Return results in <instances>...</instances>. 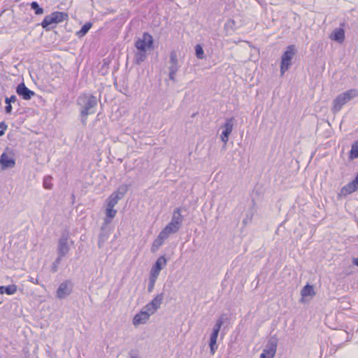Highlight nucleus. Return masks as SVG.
<instances>
[{
  "label": "nucleus",
  "mask_w": 358,
  "mask_h": 358,
  "mask_svg": "<svg viewBox=\"0 0 358 358\" xmlns=\"http://www.w3.org/2000/svg\"><path fill=\"white\" fill-rule=\"evenodd\" d=\"M97 98L90 94H83L77 99V104L80 107L81 122L85 124L87 116L95 113L97 106Z\"/></svg>",
  "instance_id": "f257e3e1"
},
{
  "label": "nucleus",
  "mask_w": 358,
  "mask_h": 358,
  "mask_svg": "<svg viewBox=\"0 0 358 358\" xmlns=\"http://www.w3.org/2000/svg\"><path fill=\"white\" fill-rule=\"evenodd\" d=\"M358 96V90L350 89L343 93L339 94L332 102L331 111L334 114L339 112L343 106L347 104L353 99Z\"/></svg>",
  "instance_id": "f03ea898"
},
{
  "label": "nucleus",
  "mask_w": 358,
  "mask_h": 358,
  "mask_svg": "<svg viewBox=\"0 0 358 358\" xmlns=\"http://www.w3.org/2000/svg\"><path fill=\"white\" fill-rule=\"evenodd\" d=\"M226 319L225 315H222L217 320L213 327V332L210 336L209 346L210 349V353L214 355L217 349V340L218 337L220 329Z\"/></svg>",
  "instance_id": "7ed1b4c3"
},
{
  "label": "nucleus",
  "mask_w": 358,
  "mask_h": 358,
  "mask_svg": "<svg viewBox=\"0 0 358 358\" xmlns=\"http://www.w3.org/2000/svg\"><path fill=\"white\" fill-rule=\"evenodd\" d=\"M180 68L176 51L172 50L170 53L169 61V78L171 80L176 82V76Z\"/></svg>",
  "instance_id": "20e7f679"
},
{
  "label": "nucleus",
  "mask_w": 358,
  "mask_h": 358,
  "mask_svg": "<svg viewBox=\"0 0 358 358\" xmlns=\"http://www.w3.org/2000/svg\"><path fill=\"white\" fill-rule=\"evenodd\" d=\"M294 45L288 46L287 50L283 53L282 56L280 64L281 75H283L285 72L287 71L291 66V61L295 54L294 51Z\"/></svg>",
  "instance_id": "39448f33"
},
{
  "label": "nucleus",
  "mask_w": 358,
  "mask_h": 358,
  "mask_svg": "<svg viewBox=\"0 0 358 358\" xmlns=\"http://www.w3.org/2000/svg\"><path fill=\"white\" fill-rule=\"evenodd\" d=\"M153 44L152 36L148 33H144L142 38H138L136 43L135 46L138 50L145 51L148 48H151Z\"/></svg>",
  "instance_id": "423d86ee"
},
{
  "label": "nucleus",
  "mask_w": 358,
  "mask_h": 358,
  "mask_svg": "<svg viewBox=\"0 0 358 358\" xmlns=\"http://www.w3.org/2000/svg\"><path fill=\"white\" fill-rule=\"evenodd\" d=\"M73 283L70 280H66L62 282L57 288L56 296L58 299H65L71 294L73 289Z\"/></svg>",
  "instance_id": "0eeeda50"
},
{
  "label": "nucleus",
  "mask_w": 358,
  "mask_h": 358,
  "mask_svg": "<svg viewBox=\"0 0 358 358\" xmlns=\"http://www.w3.org/2000/svg\"><path fill=\"white\" fill-rule=\"evenodd\" d=\"M278 341V338L275 336H272L268 339L265 348L263 350V352L266 354L268 358H273L275 357Z\"/></svg>",
  "instance_id": "6e6552de"
},
{
  "label": "nucleus",
  "mask_w": 358,
  "mask_h": 358,
  "mask_svg": "<svg viewBox=\"0 0 358 358\" xmlns=\"http://www.w3.org/2000/svg\"><path fill=\"white\" fill-rule=\"evenodd\" d=\"M164 299V294H157L149 303H148L144 309L150 311L153 314L161 306Z\"/></svg>",
  "instance_id": "1a4fd4ad"
},
{
  "label": "nucleus",
  "mask_w": 358,
  "mask_h": 358,
  "mask_svg": "<svg viewBox=\"0 0 358 358\" xmlns=\"http://www.w3.org/2000/svg\"><path fill=\"white\" fill-rule=\"evenodd\" d=\"M16 92L24 100H30L35 95V92L27 88L24 83H21L17 86Z\"/></svg>",
  "instance_id": "9d476101"
},
{
  "label": "nucleus",
  "mask_w": 358,
  "mask_h": 358,
  "mask_svg": "<svg viewBox=\"0 0 358 358\" xmlns=\"http://www.w3.org/2000/svg\"><path fill=\"white\" fill-rule=\"evenodd\" d=\"M233 121V117L227 119L224 124L223 125L224 130L222 131L220 135V138L222 141L224 142V143H227V141H229V136L232 131L234 125Z\"/></svg>",
  "instance_id": "9b49d317"
},
{
  "label": "nucleus",
  "mask_w": 358,
  "mask_h": 358,
  "mask_svg": "<svg viewBox=\"0 0 358 358\" xmlns=\"http://www.w3.org/2000/svg\"><path fill=\"white\" fill-rule=\"evenodd\" d=\"M69 251V247L68 245V238L66 236L63 235L59 240L57 253L59 257L66 256Z\"/></svg>",
  "instance_id": "f8f14e48"
},
{
  "label": "nucleus",
  "mask_w": 358,
  "mask_h": 358,
  "mask_svg": "<svg viewBox=\"0 0 358 358\" xmlns=\"http://www.w3.org/2000/svg\"><path fill=\"white\" fill-rule=\"evenodd\" d=\"M152 315L150 311L143 308L139 313L136 314L133 320V324L135 326L141 324H145L148 320L150 316Z\"/></svg>",
  "instance_id": "ddd939ff"
},
{
  "label": "nucleus",
  "mask_w": 358,
  "mask_h": 358,
  "mask_svg": "<svg viewBox=\"0 0 358 358\" xmlns=\"http://www.w3.org/2000/svg\"><path fill=\"white\" fill-rule=\"evenodd\" d=\"M0 165L2 169L13 168L15 165V160L13 157L3 152L0 156Z\"/></svg>",
  "instance_id": "4468645a"
},
{
  "label": "nucleus",
  "mask_w": 358,
  "mask_h": 358,
  "mask_svg": "<svg viewBox=\"0 0 358 358\" xmlns=\"http://www.w3.org/2000/svg\"><path fill=\"white\" fill-rule=\"evenodd\" d=\"M330 38L339 43H342L345 39V31L342 28L335 29L330 36Z\"/></svg>",
  "instance_id": "2eb2a0df"
},
{
  "label": "nucleus",
  "mask_w": 358,
  "mask_h": 358,
  "mask_svg": "<svg viewBox=\"0 0 358 358\" xmlns=\"http://www.w3.org/2000/svg\"><path fill=\"white\" fill-rule=\"evenodd\" d=\"M182 220L183 217L181 215L180 209L178 208H176L173 211L171 220L169 223H171V225H176L178 226V227L180 228Z\"/></svg>",
  "instance_id": "dca6fc26"
},
{
  "label": "nucleus",
  "mask_w": 358,
  "mask_h": 358,
  "mask_svg": "<svg viewBox=\"0 0 358 358\" xmlns=\"http://www.w3.org/2000/svg\"><path fill=\"white\" fill-rule=\"evenodd\" d=\"M180 229L178 226L171 225V223H169L160 232L162 236H164L166 239L171 234L176 233Z\"/></svg>",
  "instance_id": "f3484780"
},
{
  "label": "nucleus",
  "mask_w": 358,
  "mask_h": 358,
  "mask_svg": "<svg viewBox=\"0 0 358 358\" xmlns=\"http://www.w3.org/2000/svg\"><path fill=\"white\" fill-rule=\"evenodd\" d=\"M117 210L113 207L108 206L106 209V217L104 219L103 225H107L111 222V220L115 217Z\"/></svg>",
  "instance_id": "a211bd4d"
},
{
  "label": "nucleus",
  "mask_w": 358,
  "mask_h": 358,
  "mask_svg": "<svg viewBox=\"0 0 358 358\" xmlns=\"http://www.w3.org/2000/svg\"><path fill=\"white\" fill-rule=\"evenodd\" d=\"M165 240H166V238L164 236H162V234L159 233L157 238L152 243L151 248L152 252H155L158 250V249L163 245Z\"/></svg>",
  "instance_id": "6ab92c4d"
},
{
  "label": "nucleus",
  "mask_w": 358,
  "mask_h": 358,
  "mask_svg": "<svg viewBox=\"0 0 358 358\" xmlns=\"http://www.w3.org/2000/svg\"><path fill=\"white\" fill-rule=\"evenodd\" d=\"M56 24L62 22L68 19V14L64 12H53L51 13Z\"/></svg>",
  "instance_id": "aec40b11"
},
{
  "label": "nucleus",
  "mask_w": 358,
  "mask_h": 358,
  "mask_svg": "<svg viewBox=\"0 0 358 358\" xmlns=\"http://www.w3.org/2000/svg\"><path fill=\"white\" fill-rule=\"evenodd\" d=\"M17 292V286L15 285H10L8 286H0V294L6 293L8 295L14 294Z\"/></svg>",
  "instance_id": "412c9836"
},
{
  "label": "nucleus",
  "mask_w": 358,
  "mask_h": 358,
  "mask_svg": "<svg viewBox=\"0 0 358 358\" xmlns=\"http://www.w3.org/2000/svg\"><path fill=\"white\" fill-rule=\"evenodd\" d=\"M315 291L313 287L310 285H306L303 287L301 291V294L303 297L306 296H313L315 295Z\"/></svg>",
  "instance_id": "4be33fe9"
},
{
  "label": "nucleus",
  "mask_w": 358,
  "mask_h": 358,
  "mask_svg": "<svg viewBox=\"0 0 358 358\" xmlns=\"http://www.w3.org/2000/svg\"><path fill=\"white\" fill-rule=\"evenodd\" d=\"M147 58V54L145 51L138 50L134 55V62L136 64H140L144 62Z\"/></svg>",
  "instance_id": "5701e85b"
},
{
  "label": "nucleus",
  "mask_w": 358,
  "mask_h": 358,
  "mask_svg": "<svg viewBox=\"0 0 358 358\" xmlns=\"http://www.w3.org/2000/svg\"><path fill=\"white\" fill-rule=\"evenodd\" d=\"M52 24H56V23L54 21L53 17L50 14V15L45 17V18L43 19V20L42 21L41 24L43 29H45V30H49L48 27Z\"/></svg>",
  "instance_id": "b1692460"
},
{
  "label": "nucleus",
  "mask_w": 358,
  "mask_h": 358,
  "mask_svg": "<svg viewBox=\"0 0 358 358\" xmlns=\"http://www.w3.org/2000/svg\"><path fill=\"white\" fill-rule=\"evenodd\" d=\"M166 263H167V260L164 257V256H161L157 259L155 264L153 265V267L155 268L157 270H159L161 271L163 266L166 265Z\"/></svg>",
  "instance_id": "393cba45"
},
{
  "label": "nucleus",
  "mask_w": 358,
  "mask_h": 358,
  "mask_svg": "<svg viewBox=\"0 0 358 358\" xmlns=\"http://www.w3.org/2000/svg\"><path fill=\"white\" fill-rule=\"evenodd\" d=\"M357 191L356 187H354V185L351 182L348 183L346 185L342 187L341 194L343 195H347L352 194Z\"/></svg>",
  "instance_id": "a878e982"
},
{
  "label": "nucleus",
  "mask_w": 358,
  "mask_h": 358,
  "mask_svg": "<svg viewBox=\"0 0 358 358\" xmlns=\"http://www.w3.org/2000/svg\"><path fill=\"white\" fill-rule=\"evenodd\" d=\"M92 27V24L91 22L85 23L81 27L80 30L76 33L77 36H78L79 38L84 36L89 31Z\"/></svg>",
  "instance_id": "bb28decb"
},
{
  "label": "nucleus",
  "mask_w": 358,
  "mask_h": 358,
  "mask_svg": "<svg viewBox=\"0 0 358 358\" xmlns=\"http://www.w3.org/2000/svg\"><path fill=\"white\" fill-rule=\"evenodd\" d=\"M104 226H102L101 227V231L102 232L99 234V240H98V247L99 248H101L103 245L104 244V243L107 241V239L108 238V234L103 232V229H104Z\"/></svg>",
  "instance_id": "cd10ccee"
},
{
  "label": "nucleus",
  "mask_w": 358,
  "mask_h": 358,
  "mask_svg": "<svg viewBox=\"0 0 358 358\" xmlns=\"http://www.w3.org/2000/svg\"><path fill=\"white\" fill-rule=\"evenodd\" d=\"M349 157L350 159L358 158V141L352 145Z\"/></svg>",
  "instance_id": "c85d7f7f"
},
{
  "label": "nucleus",
  "mask_w": 358,
  "mask_h": 358,
  "mask_svg": "<svg viewBox=\"0 0 358 358\" xmlns=\"http://www.w3.org/2000/svg\"><path fill=\"white\" fill-rule=\"evenodd\" d=\"M31 8L33 9L36 15H41L43 13V9L40 7L39 4L36 1H33L30 4Z\"/></svg>",
  "instance_id": "c756f323"
},
{
  "label": "nucleus",
  "mask_w": 358,
  "mask_h": 358,
  "mask_svg": "<svg viewBox=\"0 0 358 358\" xmlns=\"http://www.w3.org/2000/svg\"><path fill=\"white\" fill-rule=\"evenodd\" d=\"M119 201V198L117 197V196H115L113 195V194H111L110 196L107 199V206L114 208Z\"/></svg>",
  "instance_id": "7c9ffc66"
},
{
  "label": "nucleus",
  "mask_w": 358,
  "mask_h": 358,
  "mask_svg": "<svg viewBox=\"0 0 358 358\" xmlns=\"http://www.w3.org/2000/svg\"><path fill=\"white\" fill-rule=\"evenodd\" d=\"M195 54H196V57L199 59H202L204 58V52H203V48L201 45H199V44L196 45Z\"/></svg>",
  "instance_id": "2f4dec72"
},
{
  "label": "nucleus",
  "mask_w": 358,
  "mask_h": 358,
  "mask_svg": "<svg viewBox=\"0 0 358 358\" xmlns=\"http://www.w3.org/2000/svg\"><path fill=\"white\" fill-rule=\"evenodd\" d=\"M62 257L58 256V257L55 260V262L52 264L51 270L52 272L55 273L58 270V266L62 261Z\"/></svg>",
  "instance_id": "473e14b6"
},
{
  "label": "nucleus",
  "mask_w": 358,
  "mask_h": 358,
  "mask_svg": "<svg viewBox=\"0 0 358 358\" xmlns=\"http://www.w3.org/2000/svg\"><path fill=\"white\" fill-rule=\"evenodd\" d=\"M51 177L50 176H46L43 180V186L45 189H51L52 187V185L50 182Z\"/></svg>",
  "instance_id": "72a5a7b5"
},
{
  "label": "nucleus",
  "mask_w": 358,
  "mask_h": 358,
  "mask_svg": "<svg viewBox=\"0 0 358 358\" xmlns=\"http://www.w3.org/2000/svg\"><path fill=\"white\" fill-rule=\"evenodd\" d=\"M156 280H157V279H155V278H149V284L148 286V292H152L153 291Z\"/></svg>",
  "instance_id": "f704fd0d"
},
{
  "label": "nucleus",
  "mask_w": 358,
  "mask_h": 358,
  "mask_svg": "<svg viewBox=\"0 0 358 358\" xmlns=\"http://www.w3.org/2000/svg\"><path fill=\"white\" fill-rule=\"evenodd\" d=\"M159 273H160V271L157 270L155 268H154L152 266L151 268V271H150V278L157 279V278L159 275Z\"/></svg>",
  "instance_id": "c9c22d12"
},
{
  "label": "nucleus",
  "mask_w": 358,
  "mask_h": 358,
  "mask_svg": "<svg viewBox=\"0 0 358 358\" xmlns=\"http://www.w3.org/2000/svg\"><path fill=\"white\" fill-rule=\"evenodd\" d=\"M129 186L127 185L124 184L118 187L117 191L123 194V195H124L127 192Z\"/></svg>",
  "instance_id": "e433bc0d"
},
{
  "label": "nucleus",
  "mask_w": 358,
  "mask_h": 358,
  "mask_svg": "<svg viewBox=\"0 0 358 358\" xmlns=\"http://www.w3.org/2000/svg\"><path fill=\"white\" fill-rule=\"evenodd\" d=\"M7 124L4 122H0V136H2L5 134V131L7 129Z\"/></svg>",
  "instance_id": "4c0bfd02"
},
{
  "label": "nucleus",
  "mask_w": 358,
  "mask_h": 358,
  "mask_svg": "<svg viewBox=\"0 0 358 358\" xmlns=\"http://www.w3.org/2000/svg\"><path fill=\"white\" fill-rule=\"evenodd\" d=\"M17 101V97L15 95H12L10 97H6L5 103L11 104L12 103H15Z\"/></svg>",
  "instance_id": "58836bf2"
},
{
  "label": "nucleus",
  "mask_w": 358,
  "mask_h": 358,
  "mask_svg": "<svg viewBox=\"0 0 358 358\" xmlns=\"http://www.w3.org/2000/svg\"><path fill=\"white\" fill-rule=\"evenodd\" d=\"M12 106L11 104L6 103V106L5 107V111L7 114H10L12 113Z\"/></svg>",
  "instance_id": "ea45409f"
},
{
  "label": "nucleus",
  "mask_w": 358,
  "mask_h": 358,
  "mask_svg": "<svg viewBox=\"0 0 358 358\" xmlns=\"http://www.w3.org/2000/svg\"><path fill=\"white\" fill-rule=\"evenodd\" d=\"M352 184L354 185V187H356V189H358V173L357 174L355 178L350 182Z\"/></svg>",
  "instance_id": "a19ab883"
},
{
  "label": "nucleus",
  "mask_w": 358,
  "mask_h": 358,
  "mask_svg": "<svg viewBox=\"0 0 358 358\" xmlns=\"http://www.w3.org/2000/svg\"><path fill=\"white\" fill-rule=\"evenodd\" d=\"M113 196H117V197L119 198V200H120L124 195H123V194L120 193V192H118L117 190L116 192H114L113 193H112Z\"/></svg>",
  "instance_id": "79ce46f5"
},
{
  "label": "nucleus",
  "mask_w": 358,
  "mask_h": 358,
  "mask_svg": "<svg viewBox=\"0 0 358 358\" xmlns=\"http://www.w3.org/2000/svg\"><path fill=\"white\" fill-rule=\"evenodd\" d=\"M130 358H138V353L134 350L129 352Z\"/></svg>",
  "instance_id": "37998d69"
},
{
  "label": "nucleus",
  "mask_w": 358,
  "mask_h": 358,
  "mask_svg": "<svg viewBox=\"0 0 358 358\" xmlns=\"http://www.w3.org/2000/svg\"><path fill=\"white\" fill-rule=\"evenodd\" d=\"M29 281L33 282L34 284H38V281L37 278H34L31 277V276L29 278Z\"/></svg>",
  "instance_id": "c03bdc74"
},
{
  "label": "nucleus",
  "mask_w": 358,
  "mask_h": 358,
  "mask_svg": "<svg viewBox=\"0 0 358 358\" xmlns=\"http://www.w3.org/2000/svg\"><path fill=\"white\" fill-rule=\"evenodd\" d=\"M352 263H353V264L358 266V258H353Z\"/></svg>",
  "instance_id": "a18cd8bd"
},
{
  "label": "nucleus",
  "mask_w": 358,
  "mask_h": 358,
  "mask_svg": "<svg viewBox=\"0 0 358 358\" xmlns=\"http://www.w3.org/2000/svg\"><path fill=\"white\" fill-rule=\"evenodd\" d=\"M259 358H268V357L267 356L266 354H265L264 352H262V353L260 355Z\"/></svg>",
  "instance_id": "49530a36"
}]
</instances>
